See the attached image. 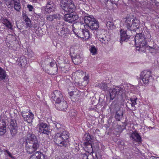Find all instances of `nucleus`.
I'll return each instance as SVG.
<instances>
[{
	"instance_id": "f257e3e1",
	"label": "nucleus",
	"mask_w": 159,
	"mask_h": 159,
	"mask_svg": "<svg viewBox=\"0 0 159 159\" xmlns=\"http://www.w3.org/2000/svg\"><path fill=\"white\" fill-rule=\"evenodd\" d=\"M25 140V148L27 153H32L39 149L40 144L37 137L32 133L28 132Z\"/></svg>"
},
{
	"instance_id": "f03ea898",
	"label": "nucleus",
	"mask_w": 159,
	"mask_h": 159,
	"mask_svg": "<svg viewBox=\"0 0 159 159\" xmlns=\"http://www.w3.org/2000/svg\"><path fill=\"white\" fill-rule=\"evenodd\" d=\"M109 85V83L107 84L106 83L102 82L99 84L98 87L105 91L110 89V94L111 100H113L115 97L118 98L120 97L123 98L125 95V90L123 88L120 86H116L114 88L111 89L108 87Z\"/></svg>"
},
{
	"instance_id": "7ed1b4c3",
	"label": "nucleus",
	"mask_w": 159,
	"mask_h": 159,
	"mask_svg": "<svg viewBox=\"0 0 159 159\" xmlns=\"http://www.w3.org/2000/svg\"><path fill=\"white\" fill-rule=\"evenodd\" d=\"M69 133L64 132L62 133H57L54 138V142L58 147L66 148L69 143Z\"/></svg>"
},
{
	"instance_id": "20e7f679",
	"label": "nucleus",
	"mask_w": 159,
	"mask_h": 159,
	"mask_svg": "<svg viewBox=\"0 0 159 159\" xmlns=\"http://www.w3.org/2000/svg\"><path fill=\"white\" fill-rule=\"evenodd\" d=\"M61 11L70 12L74 10L75 7L72 0H61L60 5Z\"/></svg>"
},
{
	"instance_id": "39448f33",
	"label": "nucleus",
	"mask_w": 159,
	"mask_h": 159,
	"mask_svg": "<svg viewBox=\"0 0 159 159\" xmlns=\"http://www.w3.org/2000/svg\"><path fill=\"white\" fill-rule=\"evenodd\" d=\"M61 11L64 12V13H65L66 12L69 13L65 14L64 15L63 20L69 23H72V22L75 21V20H77L79 18V16H82L80 15V14H81V13H82V14H83L84 13L85 15L86 14L84 11H80V13L78 14L75 13L73 12L74 10H73L72 11L70 12H67L64 11Z\"/></svg>"
},
{
	"instance_id": "423d86ee",
	"label": "nucleus",
	"mask_w": 159,
	"mask_h": 159,
	"mask_svg": "<svg viewBox=\"0 0 159 159\" xmlns=\"http://www.w3.org/2000/svg\"><path fill=\"white\" fill-rule=\"evenodd\" d=\"M134 41L136 47L139 48L140 51H142V48L146 45L145 38L141 33L136 34L134 38Z\"/></svg>"
},
{
	"instance_id": "0eeeda50",
	"label": "nucleus",
	"mask_w": 159,
	"mask_h": 159,
	"mask_svg": "<svg viewBox=\"0 0 159 159\" xmlns=\"http://www.w3.org/2000/svg\"><path fill=\"white\" fill-rule=\"evenodd\" d=\"M152 78V72L150 70H144L140 74L139 79L145 85L148 84Z\"/></svg>"
},
{
	"instance_id": "6e6552de",
	"label": "nucleus",
	"mask_w": 159,
	"mask_h": 159,
	"mask_svg": "<svg viewBox=\"0 0 159 159\" xmlns=\"http://www.w3.org/2000/svg\"><path fill=\"white\" fill-rule=\"evenodd\" d=\"M56 9L55 4L52 1H48L46 6L43 7V12L45 14H49L52 12L55 11Z\"/></svg>"
},
{
	"instance_id": "1a4fd4ad",
	"label": "nucleus",
	"mask_w": 159,
	"mask_h": 159,
	"mask_svg": "<svg viewBox=\"0 0 159 159\" xmlns=\"http://www.w3.org/2000/svg\"><path fill=\"white\" fill-rule=\"evenodd\" d=\"M39 127V132L40 134H45L47 135L50 134L51 129L46 124L43 122H40L38 125Z\"/></svg>"
},
{
	"instance_id": "9d476101",
	"label": "nucleus",
	"mask_w": 159,
	"mask_h": 159,
	"mask_svg": "<svg viewBox=\"0 0 159 159\" xmlns=\"http://www.w3.org/2000/svg\"><path fill=\"white\" fill-rule=\"evenodd\" d=\"M55 31L59 36L65 37L69 33V30L68 28H65L62 25L59 23L56 26Z\"/></svg>"
},
{
	"instance_id": "9b49d317",
	"label": "nucleus",
	"mask_w": 159,
	"mask_h": 159,
	"mask_svg": "<svg viewBox=\"0 0 159 159\" xmlns=\"http://www.w3.org/2000/svg\"><path fill=\"white\" fill-rule=\"evenodd\" d=\"M51 96L52 100L54 101L55 104L64 99L61 93L58 90L54 91L52 93Z\"/></svg>"
},
{
	"instance_id": "f8f14e48",
	"label": "nucleus",
	"mask_w": 159,
	"mask_h": 159,
	"mask_svg": "<svg viewBox=\"0 0 159 159\" xmlns=\"http://www.w3.org/2000/svg\"><path fill=\"white\" fill-rule=\"evenodd\" d=\"M84 146H85V149L86 148H89V150H93L92 146L91 143V138L89 133H86L84 137Z\"/></svg>"
},
{
	"instance_id": "ddd939ff",
	"label": "nucleus",
	"mask_w": 159,
	"mask_h": 159,
	"mask_svg": "<svg viewBox=\"0 0 159 159\" xmlns=\"http://www.w3.org/2000/svg\"><path fill=\"white\" fill-rule=\"evenodd\" d=\"M56 108L58 110L66 111L68 108V105L67 102L64 99L55 104Z\"/></svg>"
},
{
	"instance_id": "4468645a",
	"label": "nucleus",
	"mask_w": 159,
	"mask_h": 159,
	"mask_svg": "<svg viewBox=\"0 0 159 159\" xmlns=\"http://www.w3.org/2000/svg\"><path fill=\"white\" fill-rule=\"evenodd\" d=\"M29 111L28 113L25 112V111H22L21 114L24 120L30 123L33 121L34 115L32 112L30 111Z\"/></svg>"
},
{
	"instance_id": "2eb2a0df",
	"label": "nucleus",
	"mask_w": 159,
	"mask_h": 159,
	"mask_svg": "<svg viewBox=\"0 0 159 159\" xmlns=\"http://www.w3.org/2000/svg\"><path fill=\"white\" fill-rule=\"evenodd\" d=\"M48 157L39 152H36L31 155L29 159H47Z\"/></svg>"
},
{
	"instance_id": "dca6fc26",
	"label": "nucleus",
	"mask_w": 159,
	"mask_h": 159,
	"mask_svg": "<svg viewBox=\"0 0 159 159\" xmlns=\"http://www.w3.org/2000/svg\"><path fill=\"white\" fill-rule=\"evenodd\" d=\"M130 139L133 141L141 142L142 139L139 134L136 131L133 132L129 136Z\"/></svg>"
},
{
	"instance_id": "f3484780",
	"label": "nucleus",
	"mask_w": 159,
	"mask_h": 159,
	"mask_svg": "<svg viewBox=\"0 0 159 159\" xmlns=\"http://www.w3.org/2000/svg\"><path fill=\"white\" fill-rule=\"evenodd\" d=\"M73 57L72 59L73 62L75 64L77 65L80 63H81L82 60V57L81 56H80V54H76L72 56Z\"/></svg>"
},
{
	"instance_id": "a211bd4d",
	"label": "nucleus",
	"mask_w": 159,
	"mask_h": 159,
	"mask_svg": "<svg viewBox=\"0 0 159 159\" xmlns=\"http://www.w3.org/2000/svg\"><path fill=\"white\" fill-rule=\"evenodd\" d=\"M131 20L130 18H126L123 20L122 23L123 25L126 27L128 30H130L132 26Z\"/></svg>"
},
{
	"instance_id": "6ab92c4d",
	"label": "nucleus",
	"mask_w": 159,
	"mask_h": 159,
	"mask_svg": "<svg viewBox=\"0 0 159 159\" xmlns=\"http://www.w3.org/2000/svg\"><path fill=\"white\" fill-rule=\"evenodd\" d=\"M122 30L121 29L120 30L121 34L120 43H121L123 41L128 42L130 37H129V36L127 34L126 31H124L122 32Z\"/></svg>"
},
{
	"instance_id": "aec40b11",
	"label": "nucleus",
	"mask_w": 159,
	"mask_h": 159,
	"mask_svg": "<svg viewBox=\"0 0 159 159\" xmlns=\"http://www.w3.org/2000/svg\"><path fill=\"white\" fill-rule=\"evenodd\" d=\"M6 129L5 122L3 120H0V136L3 135L5 134Z\"/></svg>"
},
{
	"instance_id": "412c9836",
	"label": "nucleus",
	"mask_w": 159,
	"mask_h": 159,
	"mask_svg": "<svg viewBox=\"0 0 159 159\" xmlns=\"http://www.w3.org/2000/svg\"><path fill=\"white\" fill-rule=\"evenodd\" d=\"M89 28L92 30L94 31H97L99 28V23L98 20L95 19L93 20V22L90 23L89 25L88 26Z\"/></svg>"
},
{
	"instance_id": "4be33fe9",
	"label": "nucleus",
	"mask_w": 159,
	"mask_h": 159,
	"mask_svg": "<svg viewBox=\"0 0 159 159\" xmlns=\"http://www.w3.org/2000/svg\"><path fill=\"white\" fill-rule=\"evenodd\" d=\"M83 25V24L80 22H76L74 23L72 25L73 32L82 29V26Z\"/></svg>"
},
{
	"instance_id": "5701e85b",
	"label": "nucleus",
	"mask_w": 159,
	"mask_h": 159,
	"mask_svg": "<svg viewBox=\"0 0 159 159\" xmlns=\"http://www.w3.org/2000/svg\"><path fill=\"white\" fill-rule=\"evenodd\" d=\"M84 22L88 26L91 23L93 22V20L95 19L93 16H84Z\"/></svg>"
},
{
	"instance_id": "b1692460",
	"label": "nucleus",
	"mask_w": 159,
	"mask_h": 159,
	"mask_svg": "<svg viewBox=\"0 0 159 159\" xmlns=\"http://www.w3.org/2000/svg\"><path fill=\"white\" fill-rule=\"evenodd\" d=\"M143 48V50H142V51H144L145 49H147L149 50L150 53L153 54H155L157 52V49L154 46L151 47L145 45V46Z\"/></svg>"
},
{
	"instance_id": "393cba45",
	"label": "nucleus",
	"mask_w": 159,
	"mask_h": 159,
	"mask_svg": "<svg viewBox=\"0 0 159 159\" xmlns=\"http://www.w3.org/2000/svg\"><path fill=\"white\" fill-rule=\"evenodd\" d=\"M2 22L5 26L10 30L12 29V27L11 23L7 19L3 18L2 19Z\"/></svg>"
},
{
	"instance_id": "a878e982",
	"label": "nucleus",
	"mask_w": 159,
	"mask_h": 159,
	"mask_svg": "<svg viewBox=\"0 0 159 159\" xmlns=\"http://www.w3.org/2000/svg\"><path fill=\"white\" fill-rule=\"evenodd\" d=\"M100 31L99 30H98L97 31L98 33L97 34V36L101 42L103 43L104 42H105V41L106 40V36H105L104 34H99V32Z\"/></svg>"
},
{
	"instance_id": "bb28decb",
	"label": "nucleus",
	"mask_w": 159,
	"mask_h": 159,
	"mask_svg": "<svg viewBox=\"0 0 159 159\" xmlns=\"http://www.w3.org/2000/svg\"><path fill=\"white\" fill-rule=\"evenodd\" d=\"M123 114L122 111L120 110L116 111L115 116V118L117 121H120L123 117Z\"/></svg>"
},
{
	"instance_id": "cd10ccee",
	"label": "nucleus",
	"mask_w": 159,
	"mask_h": 159,
	"mask_svg": "<svg viewBox=\"0 0 159 159\" xmlns=\"http://www.w3.org/2000/svg\"><path fill=\"white\" fill-rule=\"evenodd\" d=\"M60 18V15L59 14H55L52 15H47L46 19L48 20L51 21H53L54 19Z\"/></svg>"
},
{
	"instance_id": "c85d7f7f",
	"label": "nucleus",
	"mask_w": 159,
	"mask_h": 159,
	"mask_svg": "<svg viewBox=\"0 0 159 159\" xmlns=\"http://www.w3.org/2000/svg\"><path fill=\"white\" fill-rule=\"evenodd\" d=\"M140 25V21L137 19H134L132 20V25L137 29H139Z\"/></svg>"
},
{
	"instance_id": "c756f323",
	"label": "nucleus",
	"mask_w": 159,
	"mask_h": 159,
	"mask_svg": "<svg viewBox=\"0 0 159 159\" xmlns=\"http://www.w3.org/2000/svg\"><path fill=\"white\" fill-rule=\"evenodd\" d=\"M106 25L108 28L111 30L114 29L116 28V26L113 22V20L111 21L109 20L107 21Z\"/></svg>"
},
{
	"instance_id": "7c9ffc66",
	"label": "nucleus",
	"mask_w": 159,
	"mask_h": 159,
	"mask_svg": "<svg viewBox=\"0 0 159 159\" xmlns=\"http://www.w3.org/2000/svg\"><path fill=\"white\" fill-rule=\"evenodd\" d=\"M83 35L82 38L85 39H88L90 37V35L88 30L85 28L84 29Z\"/></svg>"
},
{
	"instance_id": "2f4dec72",
	"label": "nucleus",
	"mask_w": 159,
	"mask_h": 159,
	"mask_svg": "<svg viewBox=\"0 0 159 159\" xmlns=\"http://www.w3.org/2000/svg\"><path fill=\"white\" fill-rule=\"evenodd\" d=\"M83 29H82L78 30H76V31H74V33L78 37L82 38L83 35V31H84Z\"/></svg>"
},
{
	"instance_id": "473e14b6",
	"label": "nucleus",
	"mask_w": 159,
	"mask_h": 159,
	"mask_svg": "<svg viewBox=\"0 0 159 159\" xmlns=\"http://www.w3.org/2000/svg\"><path fill=\"white\" fill-rule=\"evenodd\" d=\"M20 63L21 66L25 67L27 63L25 58L24 56L21 57L19 58Z\"/></svg>"
},
{
	"instance_id": "72a5a7b5",
	"label": "nucleus",
	"mask_w": 159,
	"mask_h": 159,
	"mask_svg": "<svg viewBox=\"0 0 159 159\" xmlns=\"http://www.w3.org/2000/svg\"><path fill=\"white\" fill-rule=\"evenodd\" d=\"M86 150H87L88 151L84 153L83 154H82L81 155V157L82 158V159H88V156L89 155L90 152H91V150L93 151L92 150H89V149H87V148H86ZM86 151V150H85Z\"/></svg>"
},
{
	"instance_id": "f704fd0d",
	"label": "nucleus",
	"mask_w": 159,
	"mask_h": 159,
	"mask_svg": "<svg viewBox=\"0 0 159 159\" xmlns=\"http://www.w3.org/2000/svg\"><path fill=\"white\" fill-rule=\"evenodd\" d=\"M6 77L5 71L0 67V80L4 79Z\"/></svg>"
},
{
	"instance_id": "c9c22d12",
	"label": "nucleus",
	"mask_w": 159,
	"mask_h": 159,
	"mask_svg": "<svg viewBox=\"0 0 159 159\" xmlns=\"http://www.w3.org/2000/svg\"><path fill=\"white\" fill-rule=\"evenodd\" d=\"M18 128H10V133L12 137L16 136L18 132Z\"/></svg>"
},
{
	"instance_id": "e433bc0d",
	"label": "nucleus",
	"mask_w": 159,
	"mask_h": 159,
	"mask_svg": "<svg viewBox=\"0 0 159 159\" xmlns=\"http://www.w3.org/2000/svg\"><path fill=\"white\" fill-rule=\"evenodd\" d=\"M18 128L16 120L13 119H12L11 121L10 128Z\"/></svg>"
},
{
	"instance_id": "4c0bfd02",
	"label": "nucleus",
	"mask_w": 159,
	"mask_h": 159,
	"mask_svg": "<svg viewBox=\"0 0 159 159\" xmlns=\"http://www.w3.org/2000/svg\"><path fill=\"white\" fill-rule=\"evenodd\" d=\"M89 50L93 55H95L97 53V49L94 46H90L89 48Z\"/></svg>"
},
{
	"instance_id": "58836bf2",
	"label": "nucleus",
	"mask_w": 159,
	"mask_h": 159,
	"mask_svg": "<svg viewBox=\"0 0 159 159\" xmlns=\"http://www.w3.org/2000/svg\"><path fill=\"white\" fill-rule=\"evenodd\" d=\"M118 107V101L116 100H115L112 103L111 105V107L112 109H115Z\"/></svg>"
},
{
	"instance_id": "ea45409f",
	"label": "nucleus",
	"mask_w": 159,
	"mask_h": 159,
	"mask_svg": "<svg viewBox=\"0 0 159 159\" xmlns=\"http://www.w3.org/2000/svg\"><path fill=\"white\" fill-rule=\"evenodd\" d=\"M14 36L11 34H8L6 37V41L7 42H10L13 41Z\"/></svg>"
},
{
	"instance_id": "a19ab883",
	"label": "nucleus",
	"mask_w": 159,
	"mask_h": 159,
	"mask_svg": "<svg viewBox=\"0 0 159 159\" xmlns=\"http://www.w3.org/2000/svg\"><path fill=\"white\" fill-rule=\"evenodd\" d=\"M47 61H48L50 63V66L52 68V67H54L57 66L55 64V61H52V59L51 58L48 59L47 60Z\"/></svg>"
},
{
	"instance_id": "79ce46f5",
	"label": "nucleus",
	"mask_w": 159,
	"mask_h": 159,
	"mask_svg": "<svg viewBox=\"0 0 159 159\" xmlns=\"http://www.w3.org/2000/svg\"><path fill=\"white\" fill-rule=\"evenodd\" d=\"M50 70L52 72V74L53 75L56 74L57 72L58 68L57 66H54L53 68L50 69Z\"/></svg>"
},
{
	"instance_id": "37998d69",
	"label": "nucleus",
	"mask_w": 159,
	"mask_h": 159,
	"mask_svg": "<svg viewBox=\"0 0 159 159\" xmlns=\"http://www.w3.org/2000/svg\"><path fill=\"white\" fill-rule=\"evenodd\" d=\"M17 28L20 30H22L20 31L24 32V23L23 22H21L19 25H17Z\"/></svg>"
},
{
	"instance_id": "c03bdc74",
	"label": "nucleus",
	"mask_w": 159,
	"mask_h": 159,
	"mask_svg": "<svg viewBox=\"0 0 159 159\" xmlns=\"http://www.w3.org/2000/svg\"><path fill=\"white\" fill-rule=\"evenodd\" d=\"M57 130L58 132L57 133H62L64 132H67V131L65 130V126L63 125L62 126L59 128Z\"/></svg>"
},
{
	"instance_id": "a18cd8bd",
	"label": "nucleus",
	"mask_w": 159,
	"mask_h": 159,
	"mask_svg": "<svg viewBox=\"0 0 159 159\" xmlns=\"http://www.w3.org/2000/svg\"><path fill=\"white\" fill-rule=\"evenodd\" d=\"M137 99V98H131L130 99V101L131 102V105L132 107H135L134 105L136 104V101Z\"/></svg>"
},
{
	"instance_id": "49530a36",
	"label": "nucleus",
	"mask_w": 159,
	"mask_h": 159,
	"mask_svg": "<svg viewBox=\"0 0 159 159\" xmlns=\"http://www.w3.org/2000/svg\"><path fill=\"white\" fill-rule=\"evenodd\" d=\"M14 8L15 10L17 11H19L20 9V3L17 4L15 3Z\"/></svg>"
},
{
	"instance_id": "de8ad7c7",
	"label": "nucleus",
	"mask_w": 159,
	"mask_h": 159,
	"mask_svg": "<svg viewBox=\"0 0 159 159\" xmlns=\"http://www.w3.org/2000/svg\"><path fill=\"white\" fill-rule=\"evenodd\" d=\"M25 21L26 24V28H28V27H31V21L30 19H27V20H25Z\"/></svg>"
},
{
	"instance_id": "09e8293b",
	"label": "nucleus",
	"mask_w": 159,
	"mask_h": 159,
	"mask_svg": "<svg viewBox=\"0 0 159 159\" xmlns=\"http://www.w3.org/2000/svg\"><path fill=\"white\" fill-rule=\"evenodd\" d=\"M54 125H55V127L57 129H58L59 128L61 127L63 125L60 124V123H59L55 121L54 123Z\"/></svg>"
},
{
	"instance_id": "8fccbe9b",
	"label": "nucleus",
	"mask_w": 159,
	"mask_h": 159,
	"mask_svg": "<svg viewBox=\"0 0 159 159\" xmlns=\"http://www.w3.org/2000/svg\"><path fill=\"white\" fill-rule=\"evenodd\" d=\"M5 154L7 155L10 157L12 158H14L13 156L12 155L11 153L9 151L7 150H6L5 151Z\"/></svg>"
},
{
	"instance_id": "3c124183",
	"label": "nucleus",
	"mask_w": 159,
	"mask_h": 159,
	"mask_svg": "<svg viewBox=\"0 0 159 159\" xmlns=\"http://www.w3.org/2000/svg\"><path fill=\"white\" fill-rule=\"evenodd\" d=\"M23 17L24 18V20H27V19H29L28 16H27V15L25 14V13H23Z\"/></svg>"
},
{
	"instance_id": "603ef678",
	"label": "nucleus",
	"mask_w": 159,
	"mask_h": 159,
	"mask_svg": "<svg viewBox=\"0 0 159 159\" xmlns=\"http://www.w3.org/2000/svg\"><path fill=\"white\" fill-rule=\"evenodd\" d=\"M27 7L28 8L29 11H32L33 9V7L31 5H28L27 6Z\"/></svg>"
},
{
	"instance_id": "864d4df0",
	"label": "nucleus",
	"mask_w": 159,
	"mask_h": 159,
	"mask_svg": "<svg viewBox=\"0 0 159 159\" xmlns=\"http://www.w3.org/2000/svg\"><path fill=\"white\" fill-rule=\"evenodd\" d=\"M127 125V123L126 122H124L123 123V125H122V129L123 130L124 129H126V126Z\"/></svg>"
},
{
	"instance_id": "5fc2aeb1",
	"label": "nucleus",
	"mask_w": 159,
	"mask_h": 159,
	"mask_svg": "<svg viewBox=\"0 0 159 159\" xmlns=\"http://www.w3.org/2000/svg\"><path fill=\"white\" fill-rule=\"evenodd\" d=\"M74 146H75V149L77 150H79V145L77 143H75L74 144Z\"/></svg>"
},
{
	"instance_id": "6e6d98bb",
	"label": "nucleus",
	"mask_w": 159,
	"mask_h": 159,
	"mask_svg": "<svg viewBox=\"0 0 159 159\" xmlns=\"http://www.w3.org/2000/svg\"><path fill=\"white\" fill-rule=\"evenodd\" d=\"M25 141V139H24L23 138H22L20 140V144H23L24 143Z\"/></svg>"
},
{
	"instance_id": "4d7b16f0",
	"label": "nucleus",
	"mask_w": 159,
	"mask_h": 159,
	"mask_svg": "<svg viewBox=\"0 0 159 159\" xmlns=\"http://www.w3.org/2000/svg\"><path fill=\"white\" fill-rule=\"evenodd\" d=\"M73 94H74L73 91H71L69 92V95L70 96L72 97L73 96Z\"/></svg>"
},
{
	"instance_id": "13d9d810",
	"label": "nucleus",
	"mask_w": 159,
	"mask_h": 159,
	"mask_svg": "<svg viewBox=\"0 0 159 159\" xmlns=\"http://www.w3.org/2000/svg\"><path fill=\"white\" fill-rule=\"evenodd\" d=\"M89 79V77L87 76H85L84 78V80H87Z\"/></svg>"
},
{
	"instance_id": "bf43d9fd",
	"label": "nucleus",
	"mask_w": 159,
	"mask_h": 159,
	"mask_svg": "<svg viewBox=\"0 0 159 159\" xmlns=\"http://www.w3.org/2000/svg\"><path fill=\"white\" fill-rule=\"evenodd\" d=\"M40 15H38L36 13H35L34 15V16H35V17H37V18H40Z\"/></svg>"
},
{
	"instance_id": "052dcab7",
	"label": "nucleus",
	"mask_w": 159,
	"mask_h": 159,
	"mask_svg": "<svg viewBox=\"0 0 159 159\" xmlns=\"http://www.w3.org/2000/svg\"><path fill=\"white\" fill-rule=\"evenodd\" d=\"M30 2H37V0H30Z\"/></svg>"
},
{
	"instance_id": "680f3d73",
	"label": "nucleus",
	"mask_w": 159,
	"mask_h": 159,
	"mask_svg": "<svg viewBox=\"0 0 159 159\" xmlns=\"http://www.w3.org/2000/svg\"><path fill=\"white\" fill-rule=\"evenodd\" d=\"M14 2L15 3L17 4V3H19V2H18L17 1H14Z\"/></svg>"
},
{
	"instance_id": "e2e57ef3",
	"label": "nucleus",
	"mask_w": 159,
	"mask_h": 159,
	"mask_svg": "<svg viewBox=\"0 0 159 159\" xmlns=\"http://www.w3.org/2000/svg\"><path fill=\"white\" fill-rule=\"evenodd\" d=\"M114 159H120V158L119 157H117L115 158Z\"/></svg>"
},
{
	"instance_id": "0e129e2a",
	"label": "nucleus",
	"mask_w": 159,
	"mask_h": 159,
	"mask_svg": "<svg viewBox=\"0 0 159 159\" xmlns=\"http://www.w3.org/2000/svg\"><path fill=\"white\" fill-rule=\"evenodd\" d=\"M153 159H159V157L154 158Z\"/></svg>"
},
{
	"instance_id": "69168bd1",
	"label": "nucleus",
	"mask_w": 159,
	"mask_h": 159,
	"mask_svg": "<svg viewBox=\"0 0 159 159\" xmlns=\"http://www.w3.org/2000/svg\"><path fill=\"white\" fill-rule=\"evenodd\" d=\"M104 0L105 1V2H107L109 1V0Z\"/></svg>"
},
{
	"instance_id": "338daca9",
	"label": "nucleus",
	"mask_w": 159,
	"mask_h": 159,
	"mask_svg": "<svg viewBox=\"0 0 159 159\" xmlns=\"http://www.w3.org/2000/svg\"><path fill=\"white\" fill-rule=\"evenodd\" d=\"M130 30L131 31L133 30V31H135V30H134V29H133V30H132V29H130Z\"/></svg>"
},
{
	"instance_id": "774afa93",
	"label": "nucleus",
	"mask_w": 159,
	"mask_h": 159,
	"mask_svg": "<svg viewBox=\"0 0 159 159\" xmlns=\"http://www.w3.org/2000/svg\"><path fill=\"white\" fill-rule=\"evenodd\" d=\"M5 1H8L9 0H4Z\"/></svg>"
}]
</instances>
